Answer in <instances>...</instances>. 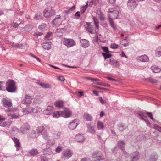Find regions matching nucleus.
<instances>
[{"instance_id":"58","label":"nucleus","mask_w":161,"mask_h":161,"mask_svg":"<svg viewBox=\"0 0 161 161\" xmlns=\"http://www.w3.org/2000/svg\"><path fill=\"white\" fill-rule=\"evenodd\" d=\"M41 161H48V159L46 157H41Z\"/></svg>"},{"instance_id":"59","label":"nucleus","mask_w":161,"mask_h":161,"mask_svg":"<svg viewBox=\"0 0 161 161\" xmlns=\"http://www.w3.org/2000/svg\"><path fill=\"white\" fill-rule=\"evenodd\" d=\"M60 135L61 133L60 132H58L56 135H55L54 137L56 138H58L59 137V136H60Z\"/></svg>"},{"instance_id":"10","label":"nucleus","mask_w":161,"mask_h":161,"mask_svg":"<svg viewBox=\"0 0 161 161\" xmlns=\"http://www.w3.org/2000/svg\"><path fill=\"white\" fill-rule=\"evenodd\" d=\"M62 22V20L61 18V16L58 15L56 16L53 21V25H58L61 23Z\"/></svg>"},{"instance_id":"45","label":"nucleus","mask_w":161,"mask_h":161,"mask_svg":"<svg viewBox=\"0 0 161 161\" xmlns=\"http://www.w3.org/2000/svg\"><path fill=\"white\" fill-rule=\"evenodd\" d=\"M62 147L60 146H58L56 149V152L58 153L62 150Z\"/></svg>"},{"instance_id":"4","label":"nucleus","mask_w":161,"mask_h":161,"mask_svg":"<svg viewBox=\"0 0 161 161\" xmlns=\"http://www.w3.org/2000/svg\"><path fill=\"white\" fill-rule=\"evenodd\" d=\"M6 89L8 92H13L16 90L15 83L12 80H8L6 82Z\"/></svg>"},{"instance_id":"23","label":"nucleus","mask_w":161,"mask_h":161,"mask_svg":"<svg viewBox=\"0 0 161 161\" xmlns=\"http://www.w3.org/2000/svg\"><path fill=\"white\" fill-rule=\"evenodd\" d=\"M64 156L67 158H69L72 156V153L71 151L69 150H66L63 153Z\"/></svg>"},{"instance_id":"8","label":"nucleus","mask_w":161,"mask_h":161,"mask_svg":"<svg viewBox=\"0 0 161 161\" xmlns=\"http://www.w3.org/2000/svg\"><path fill=\"white\" fill-rule=\"evenodd\" d=\"M2 103L6 108L11 107L12 106L11 100L6 98H3L2 100Z\"/></svg>"},{"instance_id":"54","label":"nucleus","mask_w":161,"mask_h":161,"mask_svg":"<svg viewBox=\"0 0 161 161\" xmlns=\"http://www.w3.org/2000/svg\"><path fill=\"white\" fill-rule=\"evenodd\" d=\"M42 34V33H35L34 35H33V36L35 37H37L38 36H40Z\"/></svg>"},{"instance_id":"14","label":"nucleus","mask_w":161,"mask_h":161,"mask_svg":"<svg viewBox=\"0 0 161 161\" xmlns=\"http://www.w3.org/2000/svg\"><path fill=\"white\" fill-rule=\"evenodd\" d=\"M85 139V137L83 135L80 134H77L75 137V140L78 142H82Z\"/></svg>"},{"instance_id":"11","label":"nucleus","mask_w":161,"mask_h":161,"mask_svg":"<svg viewBox=\"0 0 161 161\" xmlns=\"http://www.w3.org/2000/svg\"><path fill=\"white\" fill-rule=\"evenodd\" d=\"M87 130L88 132L92 134H94L96 132L94 126L92 125L90 123H88L87 125Z\"/></svg>"},{"instance_id":"32","label":"nucleus","mask_w":161,"mask_h":161,"mask_svg":"<svg viewBox=\"0 0 161 161\" xmlns=\"http://www.w3.org/2000/svg\"><path fill=\"white\" fill-rule=\"evenodd\" d=\"M118 145L119 147L120 148L121 150H123L125 146V144L123 141H120L118 142Z\"/></svg>"},{"instance_id":"42","label":"nucleus","mask_w":161,"mask_h":161,"mask_svg":"<svg viewBox=\"0 0 161 161\" xmlns=\"http://www.w3.org/2000/svg\"><path fill=\"white\" fill-rule=\"evenodd\" d=\"M87 5L88 3H87L86 5H85V6L81 8L80 12L82 13L83 14L84 13L86 8V7L87 6Z\"/></svg>"},{"instance_id":"43","label":"nucleus","mask_w":161,"mask_h":161,"mask_svg":"<svg viewBox=\"0 0 161 161\" xmlns=\"http://www.w3.org/2000/svg\"><path fill=\"white\" fill-rule=\"evenodd\" d=\"M102 49L104 52H106V53H109L110 52L109 51L108 48L107 47H102Z\"/></svg>"},{"instance_id":"37","label":"nucleus","mask_w":161,"mask_h":161,"mask_svg":"<svg viewBox=\"0 0 161 161\" xmlns=\"http://www.w3.org/2000/svg\"><path fill=\"white\" fill-rule=\"evenodd\" d=\"M102 55L105 59L111 58L112 56L110 54L104 53H102Z\"/></svg>"},{"instance_id":"27","label":"nucleus","mask_w":161,"mask_h":161,"mask_svg":"<svg viewBox=\"0 0 161 161\" xmlns=\"http://www.w3.org/2000/svg\"><path fill=\"white\" fill-rule=\"evenodd\" d=\"M151 69L152 71L155 73H158L161 71V69L156 66H152Z\"/></svg>"},{"instance_id":"3","label":"nucleus","mask_w":161,"mask_h":161,"mask_svg":"<svg viewBox=\"0 0 161 161\" xmlns=\"http://www.w3.org/2000/svg\"><path fill=\"white\" fill-rule=\"evenodd\" d=\"M61 42L68 48L73 47L76 45V43L72 39L63 38L61 40Z\"/></svg>"},{"instance_id":"56","label":"nucleus","mask_w":161,"mask_h":161,"mask_svg":"<svg viewBox=\"0 0 161 161\" xmlns=\"http://www.w3.org/2000/svg\"><path fill=\"white\" fill-rule=\"evenodd\" d=\"M116 0H107L108 2L110 4H113L115 3Z\"/></svg>"},{"instance_id":"55","label":"nucleus","mask_w":161,"mask_h":161,"mask_svg":"<svg viewBox=\"0 0 161 161\" xmlns=\"http://www.w3.org/2000/svg\"><path fill=\"white\" fill-rule=\"evenodd\" d=\"M58 79L61 81H64L65 80L64 77L62 76H59L58 77Z\"/></svg>"},{"instance_id":"16","label":"nucleus","mask_w":161,"mask_h":161,"mask_svg":"<svg viewBox=\"0 0 161 161\" xmlns=\"http://www.w3.org/2000/svg\"><path fill=\"white\" fill-rule=\"evenodd\" d=\"M109 63L113 67H118L119 65V62L114 59H110Z\"/></svg>"},{"instance_id":"64","label":"nucleus","mask_w":161,"mask_h":161,"mask_svg":"<svg viewBox=\"0 0 161 161\" xmlns=\"http://www.w3.org/2000/svg\"><path fill=\"white\" fill-rule=\"evenodd\" d=\"M104 115V113L102 111L101 112L100 114V117H102Z\"/></svg>"},{"instance_id":"49","label":"nucleus","mask_w":161,"mask_h":161,"mask_svg":"<svg viewBox=\"0 0 161 161\" xmlns=\"http://www.w3.org/2000/svg\"><path fill=\"white\" fill-rule=\"evenodd\" d=\"M4 83L3 82H0V90H3L4 88Z\"/></svg>"},{"instance_id":"46","label":"nucleus","mask_w":161,"mask_h":161,"mask_svg":"<svg viewBox=\"0 0 161 161\" xmlns=\"http://www.w3.org/2000/svg\"><path fill=\"white\" fill-rule=\"evenodd\" d=\"M146 114L152 120H153V117L152 114L151 113L147 112L146 113Z\"/></svg>"},{"instance_id":"15","label":"nucleus","mask_w":161,"mask_h":161,"mask_svg":"<svg viewBox=\"0 0 161 161\" xmlns=\"http://www.w3.org/2000/svg\"><path fill=\"white\" fill-rule=\"evenodd\" d=\"M80 42L81 46L84 48L87 47L89 45V41L86 39L81 40Z\"/></svg>"},{"instance_id":"60","label":"nucleus","mask_w":161,"mask_h":161,"mask_svg":"<svg viewBox=\"0 0 161 161\" xmlns=\"http://www.w3.org/2000/svg\"><path fill=\"white\" fill-rule=\"evenodd\" d=\"M96 88L98 89H101L102 90H107V89L103 87H101L99 86H96Z\"/></svg>"},{"instance_id":"34","label":"nucleus","mask_w":161,"mask_h":161,"mask_svg":"<svg viewBox=\"0 0 161 161\" xmlns=\"http://www.w3.org/2000/svg\"><path fill=\"white\" fill-rule=\"evenodd\" d=\"M29 153L32 156L36 155L38 153L37 149H33L30 150Z\"/></svg>"},{"instance_id":"57","label":"nucleus","mask_w":161,"mask_h":161,"mask_svg":"<svg viewBox=\"0 0 161 161\" xmlns=\"http://www.w3.org/2000/svg\"><path fill=\"white\" fill-rule=\"evenodd\" d=\"M86 80H91L92 81H93L94 78H90L88 77H85L84 78Z\"/></svg>"},{"instance_id":"9","label":"nucleus","mask_w":161,"mask_h":161,"mask_svg":"<svg viewBox=\"0 0 161 161\" xmlns=\"http://www.w3.org/2000/svg\"><path fill=\"white\" fill-rule=\"evenodd\" d=\"M79 124V121L77 119H75L70 122L69 125V128L73 130Z\"/></svg>"},{"instance_id":"19","label":"nucleus","mask_w":161,"mask_h":161,"mask_svg":"<svg viewBox=\"0 0 161 161\" xmlns=\"http://www.w3.org/2000/svg\"><path fill=\"white\" fill-rule=\"evenodd\" d=\"M35 109L31 107H28L25 108L23 111L24 113L25 114H28L29 113H34Z\"/></svg>"},{"instance_id":"48","label":"nucleus","mask_w":161,"mask_h":161,"mask_svg":"<svg viewBox=\"0 0 161 161\" xmlns=\"http://www.w3.org/2000/svg\"><path fill=\"white\" fill-rule=\"evenodd\" d=\"M11 25L13 27L17 28L19 25V24L16 23L12 22L11 23Z\"/></svg>"},{"instance_id":"2","label":"nucleus","mask_w":161,"mask_h":161,"mask_svg":"<svg viewBox=\"0 0 161 161\" xmlns=\"http://www.w3.org/2000/svg\"><path fill=\"white\" fill-rule=\"evenodd\" d=\"M72 114V112L68 108H65L63 111H57L53 113V116L54 118L58 117L60 115L65 118L70 117Z\"/></svg>"},{"instance_id":"6","label":"nucleus","mask_w":161,"mask_h":161,"mask_svg":"<svg viewBox=\"0 0 161 161\" xmlns=\"http://www.w3.org/2000/svg\"><path fill=\"white\" fill-rule=\"evenodd\" d=\"M138 4L136 0H129L127 5L129 9L133 10L137 7Z\"/></svg>"},{"instance_id":"53","label":"nucleus","mask_w":161,"mask_h":161,"mask_svg":"<svg viewBox=\"0 0 161 161\" xmlns=\"http://www.w3.org/2000/svg\"><path fill=\"white\" fill-rule=\"evenodd\" d=\"M13 47H17V48H22V45H19V44H16L15 45H13Z\"/></svg>"},{"instance_id":"25","label":"nucleus","mask_w":161,"mask_h":161,"mask_svg":"<svg viewBox=\"0 0 161 161\" xmlns=\"http://www.w3.org/2000/svg\"><path fill=\"white\" fill-rule=\"evenodd\" d=\"M7 115L10 119L17 118L19 117V115L18 113L8 114Z\"/></svg>"},{"instance_id":"17","label":"nucleus","mask_w":161,"mask_h":161,"mask_svg":"<svg viewBox=\"0 0 161 161\" xmlns=\"http://www.w3.org/2000/svg\"><path fill=\"white\" fill-rule=\"evenodd\" d=\"M6 118L2 116H0V126L5 127L7 125L6 122H4Z\"/></svg>"},{"instance_id":"33","label":"nucleus","mask_w":161,"mask_h":161,"mask_svg":"<svg viewBox=\"0 0 161 161\" xmlns=\"http://www.w3.org/2000/svg\"><path fill=\"white\" fill-rule=\"evenodd\" d=\"M13 140L16 146L18 147H20V144L19 140L16 138H13Z\"/></svg>"},{"instance_id":"24","label":"nucleus","mask_w":161,"mask_h":161,"mask_svg":"<svg viewBox=\"0 0 161 161\" xmlns=\"http://www.w3.org/2000/svg\"><path fill=\"white\" fill-rule=\"evenodd\" d=\"M52 109L53 107L52 106H48L47 108L44 111V114L46 115H50Z\"/></svg>"},{"instance_id":"5","label":"nucleus","mask_w":161,"mask_h":161,"mask_svg":"<svg viewBox=\"0 0 161 161\" xmlns=\"http://www.w3.org/2000/svg\"><path fill=\"white\" fill-rule=\"evenodd\" d=\"M108 18L112 19H116L118 16L119 12L115 8H110L108 12Z\"/></svg>"},{"instance_id":"7","label":"nucleus","mask_w":161,"mask_h":161,"mask_svg":"<svg viewBox=\"0 0 161 161\" xmlns=\"http://www.w3.org/2000/svg\"><path fill=\"white\" fill-rule=\"evenodd\" d=\"M44 16L47 18H49L55 15L54 11L52 8H47L43 12Z\"/></svg>"},{"instance_id":"35","label":"nucleus","mask_w":161,"mask_h":161,"mask_svg":"<svg viewBox=\"0 0 161 161\" xmlns=\"http://www.w3.org/2000/svg\"><path fill=\"white\" fill-rule=\"evenodd\" d=\"M30 128L29 126H28L27 127H24V126H22L21 128V130L23 133H25L27 132V131L29 130Z\"/></svg>"},{"instance_id":"30","label":"nucleus","mask_w":161,"mask_h":161,"mask_svg":"<svg viewBox=\"0 0 161 161\" xmlns=\"http://www.w3.org/2000/svg\"><path fill=\"white\" fill-rule=\"evenodd\" d=\"M156 56L158 57L161 56V47H158L155 51Z\"/></svg>"},{"instance_id":"41","label":"nucleus","mask_w":161,"mask_h":161,"mask_svg":"<svg viewBox=\"0 0 161 161\" xmlns=\"http://www.w3.org/2000/svg\"><path fill=\"white\" fill-rule=\"evenodd\" d=\"M149 81L152 83H156L158 81L157 80L154 78H149Z\"/></svg>"},{"instance_id":"44","label":"nucleus","mask_w":161,"mask_h":161,"mask_svg":"<svg viewBox=\"0 0 161 161\" xmlns=\"http://www.w3.org/2000/svg\"><path fill=\"white\" fill-rule=\"evenodd\" d=\"M98 18L101 21H104L105 19L104 15L102 14H101L99 15Z\"/></svg>"},{"instance_id":"28","label":"nucleus","mask_w":161,"mask_h":161,"mask_svg":"<svg viewBox=\"0 0 161 161\" xmlns=\"http://www.w3.org/2000/svg\"><path fill=\"white\" fill-rule=\"evenodd\" d=\"M97 126L98 130H103L104 128V126L102 122L99 121L97 123Z\"/></svg>"},{"instance_id":"47","label":"nucleus","mask_w":161,"mask_h":161,"mask_svg":"<svg viewBox=\"0 0 161 161\" xmlns=\"http://www.w3.org/2000/svg\"><path fill=\"white\" fill-rule=\"evenodd\" d=\"M50 85L48 84L45 83L43 84V88H48L50 87Z\"/></svg>"},{"instance_id":"51","label":"nucleus","mask_w":161,"mask_h":161,"mask_svg":"<svg viewBox=\"0 0 161 161\" xmlns=\"http://www.w3.org/2000/svg\"><path fill=\"white\" fill-rule=\"evenodd\" d=\"M154 127L159 131L161 132V127L158 126L157 125H154Z\"/></svg>"},{"instance_id":"40","label":"nucleus","mask_w":161,"mask_h":161,"mask_svg":"<svg viewBox=\"0 0 161 161\" xmlns=\"http://www.w3.org/2000/svg\"><path fill=\"white\" fill-rule=\"evenodd\" d=\"M119 46L115 43L111 44L110 45V47L113 49H117L118 48Z\"/></svg>"},{"instance_id":"20","label":"nucleus","mask_w":161,"mask_h":161,"mask_svg":"<svg viewBox=\"0 0 161 161\" xmlns=\"http://www.w3.org/2000/svg\"><path fill=\"white\" fill-rule=\"evenodd\" d=\"M93 83L94 84H95L97 85H98L104 86H107L108 87H109L110 86V85L108 84L105 85L104 83L100 82L99 80L98 79L94 78L93 80Z\"/></svg>"},{"instance_id":"29","label":"nucleus","mask_w":161,"mask_h":161,"mask_svg":"<svg viewBox=\"0 0 161 161\" xmlns=\"http://www.w3.org/2000/svg\"><path fill=\"white\" fill-rule=\"evenodd\" d=\"M64 103L62 101H58L54 103V105L56 107H61L63 106Z\"/></svg>"},{"instance_id":"62","label":"nucleus","mask_w":161,"mask_h":161,"mask_svg":"<svg viewBox=\"0 0 161 161\" xmlns=\"http://www.w3.org/2000/svg\"><path fill=\"white\" fill-rule=\"evenodd\" d=\"M147 124L148 126H151V123L149 122L147 119L145 120V121Z\"/></svg>"},{"instance_id":"22","label":"nucleus","mask_w":161,"mask_h":161,"mask_svg":"<svg viewBox=\"0 0 161 161\" xmlns=\"http://www.w3.org/2000/svg\"><path fill=\"white\" fill-rule=\"evenodd\" d=\"M101 156V154L100 153H94L92 155V160L94 161L100 160V158Z\"/></svg>"},{"instance_id":"31","label":"nucleus","mask_w":161,"mask_h":161,"mask_svg":"<svg viewBox=\"0 0 161 161\" xmlns=\"http://www.w3.org/2000/svg\"><path fill=\"white\" fill-rule=\"evenodd\" d=\"M43 48L47 50H49L51 48V45L48 42L45 43L43 46Z\"/></svg>"},{"instance_id":"18","label":"nucleus","mask_w":161,"mask_h":161,"mask_svg":"<svg viewBox=\"0 0 161 161\" xmlns=\"http://www.w3.org/2000/svg\"><path fill=\"white\" fill-rule=\"evenodd\" d=\"M132 161H136L139 157V154L138 152H136L132 153Z\"/></svg>"},{"instance_id":"13","label":"nucleus","mask_w":161,"mask_h":161,"mask_svg":"<svg viewBox=\"0 0 161 161\" xmlns=\"http://www.w3.org/2000/svg\"><path fill=\"white\" fill-rule=\"evenodd\" d=\"M148 57L146 55H143L138 56L137 60L142 62H147L149 61Z\"/></svg>"},{"instance_id":"39","label":"nucleus","mask_w":161,"mask_h":161,"mask_svg":"<svg viewBox=\"0 0 161 161\" xmlns=\"http://www.w3.org/2000/svg\"><path fill=\"white\" fill-rule=\"evenodd\" d=\"M44 129V127L43 126L38 127L36 129V131L37 133H41Z\"/></svg>"},{"instance_id":"36","label":"nucleus","mask_w":161,"mask_h":161,"mask_svg":"<svg viewBox=\"0 0 161 161\" xmlns=\"http://www.w3.org/2000/svg\"><path fill=\"white\" fill-rule=\"evenodd\" d=\"M113 19H110V18H109V21L112 28L114 29H115L116 28V27L115 25L114 24V22L112 20Z\"/></svg>"},{"instance_id":"38","label":"nucleus","mask_w":161,"mask_h":161,"mask_svg":"<svg viewBox=\"0 0 161 161\" xmlns=\"http://www.w3.org/2000/svg\"><path fill=\"white\" fill-rule=\"evenodd\" d=\"M39 28L40 29L42 30H44L47 28V27L45 24L43 23L39 26Z\"/></svg>"},{"instance_id":"12","label":"nucleus","mask_w":161,"mask_h":161,"mask_svg":"<svg viewBox=\"0 0 161 161\" xmlns=\"http://www.w3.org/2000/svg\"><path fill=\"white\" fill-rule=\"evenodd\" d=\"M32 98L31 97L28 95H26L25 97V99L22 101V103L24 104H30L32 101Z\"/></svg>"},{"instance_id":"61","label":"nucleus","mask_w":161,"mask_h":161,"mask_svg":"<svg viewBox=\"0 0 161 161\" xmlns=\"http://www.w3.org/2000/svg\"><path fill=\"white\" fill-rule=\"evenodd\" d=\"M81 161H90V160L88 158H83Z\"/></svg>"},{"instance_id":"63","label":"nucleus","mask_w":161,"mask_h":161,"mask_svg":"<svg viewBox=\"0 0 161 161\" xmlns=\"http://www.w3.org/2000/svg\"><path fill=\"white\" fill-rule=\"evenodd\" d=\"M5 111L6 112H10V111H13V109L12 108H8Z\"/></svg>"},{"instance_id":"52","label":"nucleus","mask_w":161,"mask_h":161,"mask_svg":"<svg viewBox=\"0 0 161 161\" xmlns=\"http://www.w3.org/2000/svg\"><path fill=\"white\" fill-rule=\"evenodd\" d=\"M99 100L100 103L102 104H104L106 103V101L104 100L101 97L99 98Z\"/></svg>"},{"instance_id":"1","label":"nucleus","mask_w":161,"mask_h":161,"mask_svg":"<svg viewBox=\"0 0 161 161\" xmlns=\"http://www.w3.org/2000/svg\"><path fill=\"white\" fill-rule=\"evenodd\" d=\"M93 19L96 29H95L91 25L90 23L86 22L84 25L86 30L92 34L98 32L99 28V22L97 19L94 17H93Z\"/></svg>"},{"instance_id":"21","label":"nucleus","mask_w":161,"mask_h":161,"mask_svg":"<svg viewBox=\"0 0 161 161\" xmlns=\"http://www.w3.org/2000/svg\"><path fill=\"white\" fill-rule=\"evenodd\" d=\"M83 118L86 121H91L92 119V117L87 113L84 114Z\"/></svg>"},{"instance_id":"50","label":"nucleus","mask_w":161,"mask_h":161,"mask_svg":"<svg viewBox=\"0 0 161 161\" xmlns=\"http://www.w3.org/2000/svg\"><path fill=\"white\" fill-rule=\"evenodd\" d=\"M52 33L51 32H48L47 35L45 36V38L46 39H48L49 38L51 35Z\"/></svg>"},{"instance_id":"26","label":"nucleus","mask_w":161,"mask_h":161,"mask_svg":"<svg viewBox=\"0 0 161 161\" xmlns=\"http://www.w3.org/2000/svg\"><path fill=\"white\" fill-rule=\"evenodd\" d=\"M138 114L140 116L141 119L143 120L144 121H145V120H147L146 119L147 118V117L146 115V113H145L143 112H141L140 113H138Z\"/></svg>"}]
</instances>
